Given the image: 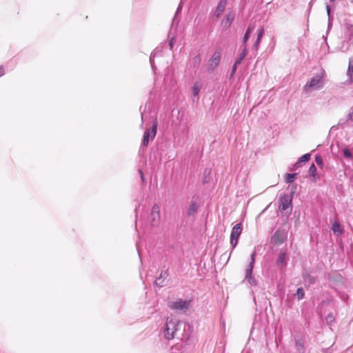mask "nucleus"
Here are the masks:
<instances>
[{
	"instance_id": "f257e3e1",
	"label": "nucleus",
	"mask_w": 353,
	"mask_h": 353,
	"mask_svg": "<svg viewBox=\"0 0 353 353\" xmlns=\"http://www.w3.org/2000/svg\"><path fill=\"white\" fill-rule=\"evenodd\" d=\"M190 326L183 321L172 318H168L163 329V334L165 339H181L189 337Z\"/></svg>"
},
{
	"instance_id": "f03ea898",
	"label": "nucleus",
	"mask_w": 353,
	"mask_h": 353,
	"mask_svg": "<svg viewBox=\"0 0 353 353\" xmlns=\"http://www.w3.org/2000/svg\"><path fill=\"white\" fill-rule=\"evenodd\" d=\"M324 71H321L320 73L314 75V77L305 85L303 88L304 91L307 93H310L322 89L324 86Z\"/></svg>"
},
{
	"instance_id": "7ed1b4c3",
	"label": "nucleus",
	"mask_w": 353,
	"mask_h": 353,
	"mask_svg": "<svg viewBox=\"0 0 353 353\" xmlns=\"http://www.w3.org/2000/svg\"><path fill=\"white\" fill-rule=\"evenodd\" d=\"M242 230L243 228L241 223H237L233 227L230 234V245L232 249L236 246L239 237L241 235Z\"/></svg>"
},
{
	"instance_id": "20e7f679",
	"label": "nucleus",
	"mask_w": 353,
	"mask_h": 353,
	"mask_svg": "<svg viewBox=\"0 0 353 353\" xmlns=\"http://www.w3.org/2000/svg\"><path fill=\"white\" fill-rule=\"evenodd\" d=\"M255 252H254L250 256V262L249 265L248 266L247 269L245 270V279L249 282L251 285H256V281L254 279V277L252 275V270L254 268V264L255 262Z\"/></svg>"
},
{
	"instance_id": "39448f33",
	"label": "nucleus",
	"mask_w": 353,
	"mask_h": 353,
	"mask_svg": "<svg viewBox=\"0 0 353 353\" xmlns=\"http://www.w3.org/2000/svg\"><path fill=\"white\" fill-rule=\"evenodd\" d=\"M169 307L176 312H185L190 307V301L179 299L171 302Z\"/></svg>"
},
{
	"instance_id": "423d86ee",
	"label": "nucleus",
	"mask_w": 353,
	"mask_h": 353,
	"mask_svg": "<svg viewBox=\"0 0 353 353\" xmlns=\"http://www.w3.org/2000/svg\"><path fill=\"white\" fill-rule=\"evenodd\" d=\"M160 205L157 203L152 206L150 214V221L153 226H157L161 222Z\"/></svg>"
},
{
	"instance_id": "0eeeda50",
	"label": "nucleus",
	"mask_w": 353,
	"mask_h": 353,
	"mask_svg": "<svg viewBox=\"0 0 353 353\" xmlns=\"http://www.w3.org/2000/svg\"><path fill=\"white\" fill-rule=\"evenodd\" d=\"M221 57V53L220 51H216L209 59L208 63V70L213 71L219 64Z\"/></svg>"
},
{
	"instance_id": "6e6552de",
	"label": "nucleus",
	"mask_w": 353,
	"mask_h": 353,
	"mask_svg": "<svg viewBox=\"0 0 353 353\" xmlns=\"http://www.w3.org/2000/svg\"><path fill=\"white\" fill-rule=\"evenodd\" d=\"M157 122H154L152 125V129L148 130L145 132V133L143 134V142H142L143 145H144V146L148 145V141H149V137H151L152 139L154 138L156 133H157Z\"/></svg>"
},
{
	"instance_id": "1a4fd4ad",
	"label": "nucleus",
	"mask_w": 353,
	"mask_h": 353,
	"mask_svg": "<svg viewBox=\"0 0 353 353\" xmlns=\"http://www.w3.org/2000/svg\"><path fill=\"white\" fill-rule=\"evenodd\" d=\"M286 238V234L284 232L281 230H276L272 236V241L274 244L281 245L283 243Z\"/></svg>"
},
{
	"instance_id": "9d476101",
	"label": "nucleus",
	"mask_w": 353,
	"mask_h": 353,
	"mask_svg": "<svg viewBox=\"0 0 353 353\" xmlns=\"http://www.w3.org/2000/svg\"><path fill=\"white\" fill-rule=\"evenodd\" d=\"M279 208L282 211L286 210L291 205L292 200L288 195H283L281 196Z\"/></svg>"
},
{
	"instance_id": "9b49d317",
	"label": "nucleus",
	"mask_w": 353,
	"mask_h": 353,
	"mask_svg": "<svg viewBox=\"0 0 353 353\" xmlns=\"http://www.w3.org/2000/svg\"><path fill=\"white\" fill-rule=\"evenodd\" d=\"M228 3V0H220L214 11V16L220 17L223 13Z\"/></svg>"
},
{
	"instance_id": "f8f14e48",
	"label": "nucleus",
	"mask_w": 353,
	"mask_h": 353,
	"mask_svg": "<svg viewBox=\"0 0 353 353\" xmlns=\"http://www.w3.org/2000/svg\"><path fill=\"white\" fill-rule=\"evenodd\" d=\"M234 19V14L233 12L228 13L221 21V25L225 29L230 28Z\"/></svg>"
},
{
	"instance_id": "ddd939ff",
	"label": "nucleus",
	"mask_w": 353,
	"mask_h": 353,
	"mask_svg": "<svg viewBox=\"0 0 353 353\" xmlns=\"http://www.w3.org/2000/svg\"><path fill=\"white\" fill-rule=\"evenodd\" d=\"M276 263L279 269L285 268L287 265L286 254L285 252H280Z\"/></svg>"
},
{
	"instance_id": "4468645a",
	"label": "nucleus",
	"mask_w": 353,
	"mask_h": 353,
	"mask_svg": "<svg viewBox=\"0 0 353 353\" xmlns=\"http://www.w3.org/2000/svg\"><path fill=\"white\" fill-rule=\"evenodd\" d=\"M199 205L196 201H192L188 206V208L187 210V214L188 216H192L194 215L198 209Z\"/></svg>"
},
{
	"instance_id": "2eb2a0df",
	"label": "nucleus",
	"mask_w": 353,
	"mask_h": 353,
	"mask_svg": "<svg viewBox=\"0 0 353 353\" xmlns=\"http://www.w3.org/2000/svg\"><path fill=\"white\" fill-rule=\"evenodd\" d=\"M347 76L348 77L349 81L353 82V57L349 59Z\"/></svg>"
},
{
	"instance_id": "dca6fc26",
	"label": "nucleus",
	"mask_w": 353,
	"mask_h": 353,
	"mask_svg": "<svg viewBox=\"0 0 353 353\" xmlns=\"http://www.w3.org/2000/svg\"><path fill=\"white\" fill-rule=\"evenodd\" d=\"M295 345H296V351L299 353H305L304 343L301 339H299V338L295 339Z\"/></svg>"
},
{
	"instance_id": "f3484780",
	"label": "nucleus",
	"mask_w": 353,
	"mask_h": 353,
	"mask_svg": "<svg viewBox=\"0 0 353 353\" xmlns=\"http://www.w3.org/2000/svg\"><path fill=\"white\" fill-rule=\"evenodd\" d=\"M310 159V154H305L301 157L299 158V161L294 164L295 168H299L301 166V163L302 162H307Z\"/></svg>"
},
{
	"instance_id": "a211bd4d",
	"label": "nucleus",
	"mask_w": 353,
	"mask_h": 353,
	"mask_svg": "<svg viewBox=\"0 0 353 353\" xmlns=\"http://www.w3.org/2000/svg\"><path fill=\"white\" fill-rule=\"evenodd\" d=\"M247 53H248V51H247V48H246V46H244L243 47V49L241 52V53L239 54V58L236 60L235 63H236V65H240L242 60L245 57V56L247 55Z\"/></svg>"
},
{
	"instance_id": "6ab92c4d",
	"label": "nucleus",
	"mask_w": 353,
	"mask_h": 353,
	"mask_svg": "<svg viewBox=\"0 0 353 353\" xmlns=\"http://www.w3.org/2000/svg\"><path fill=\"white\" fill-rule=\"evenodd\" d=\"M201 89V84L199 82L194 83L192 88L193 95L194 97H197Z\"/></svg>"
},
{
	"instance_id": "aec40b11",
	"label": "nucleus",
	"mask_w": 353,
	"mask_h": 353,
	"mask_svg": "<svg viewBox=\"0 0 353 353\" xmlns=\"http://www.w3.org/2000/svg\"><path fill=\"white\" fill-rule=\"evenodd\" d=\"M308 172L309 174L313 178V180L315 181L316 174V168L314 163L310 165Z\"/></svg>"
},
{
	"instance_id": "412c9836",
	"label": "nucleus",
	"mask_w": 353,
	"mask_h": 353,
	"mask_svg": "<svg viewBox=\"0 0 353 353\" xmlns=\"http://www.w3.org/2000/svg\"><path fill=\"white\" fill-rule=\"evenodd\" d=\"M332 230L334 233H337L338 234H341L342 233V230L341 229V226L339 223L337 222H334L332 225Z\"/></svg>"
},
{
	"instance_id": "4be33fe9",
	"label": "nucleus",
	"mask_w": 353,
	"mask_h": 353,
	"mask_svg": "<svg viewBox=\"0 0 353 353\" xmlns=\"http://www.w3.org/2000/svg\"><path fill=\"white\" fill-rule=\"evenodd\" d=\"M342 152H343V154L344 157L346 159H352V152H350V150L347 148H343Z\"/></svg>"
},
{
	"instance_id": "5701e85b",
	"label": "nucleus",
	"mask_w": 353,
	"mask_h": 353,
	"mask_svg": "<svg viewBox=\"0 0 353 353\" xmlns=\"http://www.w3.org/2000/svg\"><path fill=\"white\" fill-rule=\"evenodd\" d=\"M296 175V174H287L285 175L286 183H290L293 182Z\"/></svg>"
},
{
	"instance_id": "b1692460",
	"label": "nucleus",
	"mask_w": 353,
	"mask_h": 353,
	"mask_svg": "<svg viewBox=\"0 0 353 353\" xmlns=\"http://www.w3.org/2000/svg\"><path fill=\"white\" fill-rule=\"evenodd\" d=\"M304 290L302 288H299L296 290V296L299 300H301L304 297Z\"/></svg>"
},
{
	"instance_id": "393cba45",
	"label": "nucleus",
	"mask_w": 353,
	"mask_h": 353,
	"mask_svg": "<svg viewBox=\"0 0 353 353\" xmlns=\"http://www.w3.org/2000/svg\"><path fill=\"white\" fill-rule=\"evenodd\" d=\"M154 283H155L156 285H157L160 288L165 285V284H166L165 280H164L161 278H157Z\"/></svg>"
},
{
	"instance_id": "a878e982",
	"label": "nucleus",
	"mask_w": 353,
	"mask_h": 353,
	"mask_svg": "<svg viewBox=\"0 0 353 353\" xmlns=\"http://www.w3.org/2000/svg\"><path fill=\"white\" fill-rule=\"evenodd\" d=\"M346 117H347V121H353V107L350 109Z\"/></svg>"
},
{
	"instance_id": "bb28decb",
	"label": "nucleus",
	"mask_w": 353,
	"mask_h": 353,
	"mask_svg": "<svg viewBox=\"0 0 353 353\" xmlns=\"http://www.w3.org/2000/svg\"><path fill=\"white\" fill-rule=\"evenodd\" d=\"M326 11H327V14L328 15V20H329L328 28H329L331 25V22H330L331 18H330V7L328 5L326 6Z\"/></svg>"
},
{
	"instance_id": "cd10ccee",
	"label": "nucleus",
	"mask_w": 353,
	"mask_h": 353,
	"mask_svg": "<svg viewBox=\"0 0 353 353\" xmlns=\"http://www.w3.org/2000/svg\"><path fill=\"white\" fill-rule=\"evenodd\" d=\"M315 161H316V163H317L318 165H321V166L323 165V159H322V158L321 157L316 156V158H315Z\"/></svg>"
},
{
	"instance_id": "c85d7f7f",
	"label": "nucleus",
	"mask_w": 353,
	"mask_h": 353,
	"mask_svg": "<svg viewBox=\"0 0 353 353\" xmlns=\"http://www.w3.org/2000/svg\"><path fill=\"white\" fill-rule=\"evenodd\" d=\"M306 281H308L310 283H314L315 282V279L310 276H307L305 277Z\"/></svg>"
},
{
	"instance_id": "c756f323",
	"label": "nucleus",
	"mask_w": 353,
	"mask_h": 353,
	"mask_svg": "<svg viewBox=\"0 0 353 353\" xmlns=\"http://www.w3.org/2000/svg\"><path fill=\"white\" fill-rule=\"evenodd\" d=\"M264 34V29L263 28H260L258 31L257 38L261 39L262 37Z\"/></svg>"
},
{
	"instance_id": "7c9ffc66",
	"label": "nucleus",
	"mask_w": 353,
	"mask_h": 353,
	"mask_svg": "<svg viewBox=\"0 0 353 353\" xmlns=\"http://www.w3.org/2000/svg\"><path fill=\"white\" fill-rule=\"evenodd\" d=\"M193 62L194 63V65H198L201 62V57L199 55H196L194 59H193Z\"/></svg>"
},
{
	"instance_id": "2f4dec72",
	"label": "nucleus",
	"mask_w": 353,
	"mask_h": 353,
	"mask_svg": "<svg viewBox=\"0 0 353 353\" xmlns=\"http://www.w3.org/2000/svg\"><path fill=\"white\" fill-rule=\"evenodd\" d=\"M167 276H168V273H167V272H166V271H162V272H161V274H160V276H159V278H161V279H164V280H165V279H166V277H167Z\"/></svg>"
},
{
	"instance_id": "473e14b6",
	"label": "nucleus",
	"mask_w": 353,
	"mask_h": 353,
	"mask_svg": "<svg viewBox=\"0 0 353 353\" xmlns=\"http://www.w3.org/2000/svg\"><path fill=\"white\" fill-rule=\"evenodd\" d=\"M254 28L255 27L254 25H250L245 32H248V34H250L254 30Z\"/></svg>"
},
{
	"instance_id": "72a5a7b5",
	"label": "nucleus",
	"mask_w": 353,
	"mask_h": 353,
	"mask_svg": "<svg viewBox=\"0 0 353 353\" xmlns=\"http://www.w3.org/2000/svg\"><path fill=\"white\" fill-rule=\"evenodd\" d=\"M326 321L328 323H331L334 321V317L332 314H328L327 316H326Z\"/></svg>"
},
{
	"instance_id": "f704fd0d",
	"label": "nucleus",
	"mask_w": 353,
	"mask_h": 353,
	"mask_svg": "<svg viewBox=\"0 0 353 353\" xmlns=\"http://www.w3.org/2000/svg\"><path fill=\"white\" fill-rule=\"evenodd\" d=\"M249 37H250V34H248V32H245L244 34L243 39V43H245L247 42V41L249 39Z\"/></svg>"
},
{
	"instance_id": "c9c22d12",
	"label": "nucleus",
	"mask_w": 353,
	"mask_h": 353,
	"mask_svg": "<svg viewBox=\"0 0 353 353\" xmlns=\"http://www.w3.org/2000/svg\"><path fill=\"white\" fill-rule=\"evenodd\" d=\"M261 39H258V38H257V39H256V41L254 42V47L256 49H257V48H259V44H260V43H261Z\"/></svg>"
},
{
	"instance_id": "e433bc0d",
	"label": "nucleus",
	"mask_w": 353,
	"mask_h": 353,
	"mask_svg": "<svg viewBox=\"0 0 353 353\" xmlns=\"http://www.w3.org/2000/svg\"><path fill=\"white\" fill-rule=\"evenodd\" d=\"M237 65H236V63H234L231 71V77H232L235 74Z\"/></svg>"
},
{
	"instance_id": "4c0bfd02",
	"label": "nucleus",
	"mask_w": 353,
	"mask_h": 353,
	"mask_svg": "<svg viewBox=\"0 0 353 353\" xmlns=\"http://www.w3.org/2000/svg\"><path fill=\"white\" fill-rule=\"evenodd\" d=\"M5 71L4 68L3 66H0V77L4 75Z\"/></svg>"
},
{
	"instance_id": "58836bf2",
	"label": "nucleus",
	"mask_w": 353,
	"mask_h": 353,
	"mask_svg": "<svg viewBox=\"0 0 353 353\" xmlns=\"http://www.w3.org/2000/svg\"><path fill=\"white\" fill-rule=\"evenodd\" d=\"M139 174H140V176H141V178L142 181H144L143 173L140 170H139Z\"/></svg>"
},
{
	"instance_id": "ea45409f",
	"label": "nucleus",
	"mask_w": 353,
	"mask_h": 353,
	"mask_svg": "<svg viewBox=\"0 0 353 353\" xmlns=\"http://www.w3.org/2000/svg\"><path fill=\"white\" fill-rule=\"evenodd\" d=\"M155 54H153L152 57L151 56L150 58V63L152 65V66L153 67V61H152V59L153 57H154Z\"/></svg>"
},
{
	"instance_id": "a19ab883",
	"label": "nucleus",
	"mask_w": 353,
	"mask_h": 353,
	"mask_svg": "<svg viewBox=\"0 0 353 353\" xmlns=\"http://www.w3.org/2000/svg\"><path fill=\"white\" fill-rule=\"evenodd\" d=\"M170 48H172V46H173V39H172L170 41Z\"/></svg>"
},
{
	"instance_id": "79ce46f5",
	"label": "nucleus",
	"mask_w": 353,
	"mask_h": 353,
	"mask_svg": "<svg viewBox=\"0 0 353 353\" xmlns=\"http://www.w3.org/2000/svg\"><path fill=\"white\" fill-rule=\"evenodd\" d=\"M181 5H179L177 8L176 12H179L181 10Z\"/></svg>"
},
{
	"instance_id": "37998d69",
	"label": "nucleus",
	"mask_w": 353,
	"mask_h": 353,
	"mask_svg": "<svg viewBox=\"0 0 353 353\" xmlns=\"http://www.w3.org/2000/svg\"><path fill=\"white\" fill-rule=\"evenodd\" d=\"M141 119L143 120V113H141Z\"/></svg>"
}]
</instances>
